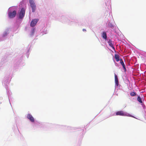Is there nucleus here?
Listing matches in <instances>:
<instances>
[{
	"label": "nucleus",
	"instance_id": "obj_1",
	"mask_svg": "<svg viewBox=\"0 0 146 146\" xmlns=\"http://www.w3.org/2000/svg\"><path fill=\"white\" fill-rule=\"evenodd\" d=\"M30 5L32 8V12H34L35 11L36 9V6L33 0H29Z\"/></svg>",
	"mask_w": 146,
	"mask_h": 146
},
{
	"label": "nucleus",
	"instance_id": "obj_2",
	"mask_svg": "<svg viewBox=\"0 0 146 146\" xmlns=\"http://www.w3.org/2000/svg\"><path fill=\"white\" fill-rule=\"evenodd\" d=\"M25 10L24 8H22L19 13V17L20 19H22L24 16L25 14Z\"/></svg>",
	"mask_w": 146,
	"mask_h": 146
},
{
	"label": "nucleus",
	"instance_id": "obj_3",
	"mask_svg": "<svg viewBox=\"0 0 146 146\" xmlns=\"http://www.w3.org/2000/svg\"><path fill=\"white\" fill-rule=\"evenodd\" d=\"M16 13V11L14 10L12 12H9L8 13V15L9 18H12L15 16Z\"/></svg>",
	"mask_w": 146,
	"mask_h": 146
},
{
	"label": "nucleus",
	"instance_id": "obj_4",
	"mask_svg": "<svg viewBox=\"0 0 146 146\" xmlns=\"http://www.w3.org/2000/svg\"><path fill=\"white\" fill-rule=\"evenodd\" d=\"M38 21V19H35L32 20L30 24V25L31 27H34Z\"/></svg>",
	"mask_w": 146,
	"mask_h": 146
},
{
	"label": "nucleus",
	"instance_id": "obj_5",
	"mask_svg": "<svg viewBox=\"0 0 146 146\" xmlns=\"http://www.w3.org/2000/svg\"><path fill=\"white\" fill-rule=\"evenodd\" d=\"M116 115L127 116V114L122 111H118L116 113Z\"/></svg>",
	"mask_w": 146,
	"mask_h": 146
},
{
	"label": "nucleus",
	"instance_id": "obj_6",
	"mask_svg": "<svg viewBox=\"0 0 146 146\" xmlns=\"http://www.w3.org/2000/svg\"><path fill=\"white\" fill-rule=\"evenodd\" d=\"M27 118L30 119V121L32 122H34V119L31 115L30 114H28L27 116Z\"/></svg>",
	"mask_w": 146,
	"mask_h": 146
},
{
	"label": "nucleus",
	"instance_id": "obj_7",
	"mask_svg": "<svg viewBox=\"0 0 146 146\" xmlns=\"http://www.w3.org/2000/svg\"><path fill=\"white\" fill-rule=\"evenodd\" d=\"M115 85L117 86L119 85V82L118 78L116 74H115Z\"/></svg>",
	"mask_w": 146,
	"mask_h": 146
},
{
	"label": "nucleus",
	"instance_id": "obj_8",
	"mask_svg": "<svg viewBox=\"0 0 146 146\" xmlns=\"http://www.w3.org/2000/svg\"><path fill=\"white\" fill-rule=\"evenodd\" d=\"M108 44L113 49H114V47L113 46L112 40L111 39H109L108 41Z\"/></svg>",
	"mask_w": 146,
	"mask_h": 146
},
{
	"label": "nucleus",
	"instance_id": "obj_9",
	"mask_svg": "<svg viewBox=\"0 0 146 146\" xmlns=\"http://www.w3.org/2000/svg\"><path fill=\"white\" fill-rule=\"evenodd\" d=\"M115 58L117 62H118L119 60H120L119 56V55L117 54H115Z\"/></svg>",
	"mask_w": 146,
	"mask_h": 146
},
{
	"label": "nucleus",
	"instance_id": "obj_10",
	"mask_svg": "<svg viewBox=\"0 0 146 146\" xmlns=\"http://www.w3.org/2000/svg\"><path fill=\"white\" fill-rule=\"evenodd\" d=\"M102 37L105 39H107V36L106 33L105 32H104L102 34Z\"/></svg>",
	"mask_w": 146,
	"mask_h": 146
},
{
	"label": "nucleus",
	"instance_id": "obj_11",
	"mask_svg": "<svg viewBox=\"0 0 146 146\" xmlns=\"http://www.w3.org/2000/svg\"><path fill=\"white\" fill-rule=\"evenodd\" d=\"M137 100L140 103H142V101L141 100V99L140 96H138Z\"/></svg>",
	"mask_w": 146,
	"mask_h": 146
},
{
	"label": "nucleus",
	"instance_id": "obj_12",
	"mask_svg": "<svg viewBox=\"0 0 146 146\" xmlns=\"http://www.w3.org/2000/svg\"><path fill=\"white\" fill-rule=\"evenodd\" d=\"M136 93L134 92H131L130 93V95L131 96H134L136 95Z\"/></svg>",
	"mask_w": 146,
	"mask_h": 146
},
{
	"label": "nucleus",
	"instance_id": "obj_13",
	"mask_svg": "<svg viewBox=\"0 0 146 146\" xmlns=\"http://www.w3.org/2000/svg\"><path fill=\"white\" fill-rule=\"evenodd\" d=\"M120 63L122 66L125 65L122 59H120Z\"/></svg>",
	"mask_w": 146,
	"mask_h": 146
},
{
	"label": "nucleus",
	"instance_id": "obj_14",
	"mask_svg": "<svg viewBox=\"0 0 146 146\" xmlns=\"http://www.w3.org/2000/svg\"><path fill=\"white\" fill-rule=\"evenodd\" d=\"M123 70H124L125 72H126V69L125 68V65L123 66Z\"/></svg>",
	"mask_w": 146,
	"mask_h": 146
},
{
	"label": "nucleus",
	"instance_id": "obj_15",
	"mask_svg": "<svg viewBox=\"0 0 146 146\" xmlns=\"http://www.w3.org/2000/svg\"><path fill=\"white\" fill-rule=\"evenodd\" d=\"M83 31H86V30L85 29H83L82 30Z\"/></svg>",
	"mask_w": 146,
	"mask_h": 146
}]
</instances>
